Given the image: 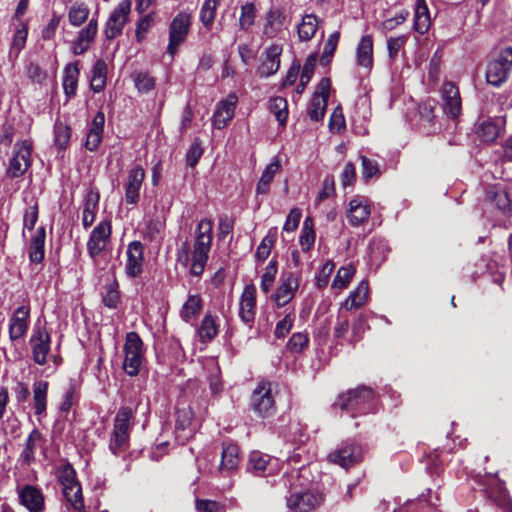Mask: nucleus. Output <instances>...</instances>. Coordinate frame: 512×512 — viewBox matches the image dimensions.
I'll return each mask as SVG.
<instances>
[{
  "label": "nucleus",
  "mask_w": 512,
  "mask_h": 512,
  "mask_svg": "<svg viewBox=\"0 0 512 512\" xmlns=\"http://www.w3.org/2000/svg\"><path fill=\"white\" fill-rule=\"evenodd\" d=\"M38 220V202L35 200L24 212L23 226L24 230H32Z\"/></svg>",
  "instance_id": "774afa93"
},
{
  "label": "nucleus",
  "mask_w": 512,
  "mask_h": 512,
  "mask_svg": "<svg viewBox=\"0 0 512 512\" xmlns=\"http://www.w3.org/2000/svg\"><path fill=\"white\" fill-rule=\"evenodd\" d=\"M46 439L41 431L34 428L25 440L23 450L19 455L21 464L29 466L36 460L35 454L38 449H44Z\"/></svg>",
  "instance_id": "4be33fe9"
},
{
  "label": "nucleus",
  "mask_w": 512,
  "mask_h": 512,
  "mask_svg": "<svg viewBox=\"0 0 512 512\" xmlns=\"http://www.w3.org/2000/svg\"><path fill=\"white\" fill-rule=\"evenodd\" d=\"M237 102L236 94L230 93L218 103L212 118V124L215 128L222 129L232 120Z\"/></svg>",
  "instance_id": "5701e85b"
},
{
  "label": "nucleus",
  "mask_w": 512,
  "mask_h": 512,
  "mask_svg": "<svg viewBox=\"0 0 512 512\" xmlns=\"http://www.w3.org/2000/svg\"><path fill=\"white\" fill-rule=\"evenodd\" d=\"M133 81L135 84V87L140 93H148L155 87V79L149 73L139 71L134 72L133 75Z\"/></svg>",
  "instance_id": "6e6d98bb"
},
{
  "label": "nucleus",
  "mask_w": 512,
  "mask_h": 512,
  "mask_svg": "<svg viewBox=\"0 0 512 512\" xmlns=\"http://www.w3.org/2000/svg\"><path fill=\"white\" fill-rule=\"evenodd\" d=\"M309 345V337L307 333L297 332L292 334L286 344V349L291 353H301Z\"/></svg>",
  "instance_id": "4d7b16f0"
},
{
  "label": "nucleus",
  "mask_w": 512,
  "mask_h": 512,
  "mask_svg": "<svg viewBox=\"0 0 512 512\" xmlns=\"http://www.w3.org/2000/svg\"><path fill=\"white\" fill-rule=\"evenodd\" d=\"M280 167V160L277 157H275L271 163L266 166L256 186V193L258 195H265L268 193L270 183L272 182L275 174L279 171Z\"/></svg>",
  "instance_id": "f704fd0d"
},
{
  "label": "nucleus",
  "mask_w": 512,
  "mask_h": 512,
  "mask_svg": "<svg viewBox=\"0 0 512 512\" xmlns=\"http://www.w3.org/2000/svg\"><path fill=\"white\" fill-rule=\"evenodd\" d=\"M323 501V495L315 491L292 493L286 499L287 507L291 512H310L320 506Z\"/></svg>",
  "instance_id": "2eb2a0df"
},
{
  "label": "nucleus",
  "mask_w": 512,
  "mask_h": 512,
  "mask_svg": "<svg viewBox=\"0 0 512 512\" xmlns=\"http://www.w3.org/2000/svg\"><path fill=\"white\" fill-rule=\"evenodd\" d=\"M110 235L109 221H101L94 227L87 242V251L92 258H96L106 248Z\"/></svg>",
  "instance_id": "aec40b11"
},
{
  "label": "nucleus",
  "mask_w": 512,
  "mask_h": 512,
  "mask_svg": "<svg viewBox=\"0 0 512 512\" xmlns=\"http://www.w3.org/2000/svg\"><path fill=\"white\" fill-rule=\"evenodd\" d=\"M354 274L355 269L352 265L341 267L333 280L332 286L338 289H345L350 283Z\"/></svg>",
  "instance_id": "bf43d9fd"
},
{
  "label": "nucleus",
  "mask_w": 512,
  "mask_h": 512,
  "mask_svg": "<svg viewBox=\"0 0 512 512\" xmlns=\"http://www.w3.org/2000/svg\"><path fill=\"white\" fill-rule=\"evenodd\" d=\"M98 31L97 19L92 18L89 23L80 30L77 38L72 42L71 50L74 55H82L88 49Z\"/></svg>",
  "instance_id": "393cba45"
},
{
  "label": "nucleus",
  "mask_w": 512,
  "mask_h": 512,
  "mask_svg": "<svg viewBox=\"0 0 512 512\" xmlns=\"http://www.w3.org/2000/svg\"><path fill=\"white\" fill-rule=\"evenodd\" d=\"M135 412L136 408L121 406L114 417L109 449L116 456L129 448Z\"/></svg>",
  "instance_id": "f03ea898"
},
{
  "label": "nucleus",
  "mask_w": 512,
  "mask_h": 512,
  "mask_svg": "<svg viewBox=\"0 0 512 512\" xmlns=\"http://www.w3.org/2000/svg\"><path fill=\"white\" fill-rule=\"evenodd\" d=\"M88 16L89 9L84 4L72 5L68 13L70 24L76 27L83 24L87 20Z\"/></svg>",
  "instance_id": "13d9d810"
},
{
  "label": "nucleus",
  "mask_w": 512,
  "mask_h": 512,
  "mask_svg": "<svg viewBox=\"0 0 512 512\" xmlns=\"http://www.w3.org/2000/svg\"><path fill=\"white\" fill-rule=\"evenodd\" d=\"M27 35H28V28H27L26 24H24L23 22H20L19 24H17L15 27L13 39L11 42V47H10V52H9L10 56H12V55H14L15 57L18 56L20 51L25 46Z\"/></svg>",
  "instance_id": "c03bdc74"
},
{
  "label": "nucleus",
  "mask_w": 512,
  "mask_h": 512,
  "mask_svg": "<svg viewBox=\"0 0 512 512\" xmlns=\"http://www.w3.org/2000/svg\"><path fill=\"white\" fill-rule=\"evenodd\" d=\"M371 208L368 200L363 196H356L349 202L347 218L352 226H359L369 219Z\"/></svg>",
  "instance_id": "b1692460"
},
{
  "label": "nucleus",
  "mask_w": 512,
  "mask_h": 512,
  "mask_svg": "<svg viewBox=\"0 0 512 512\" xmlns=\"http://www.w3.org/2000/svg\"><path fill=\"white\" fill-rule=\"evenodd\" d=\"M315 237L316 234L313 226V220L310 217H306L299 237V244L303 251L310 250L315 242Z\"/></svg>",
  "instance_id": "09e8293b"
},
{
  "label": "nucleus",
  "mask_w": 512,
  "mask_h": 512,
  "mask_svg": "<svg viewBox=\"0 0 512 512\" xmlns=\"http://www.w3.org/2000/svg\"><path fill=\"white\" fill-rule=\"evenodd\" d=\"M499 127L492 120H485L478 125L477 134L483 142H493L499 135Z\"/></svg>",
  "instance_id": "603ef678"
},
{
  "label": "nucleus",
  "mask_w": 512,
  "mask_h": 512,
  "mask_svg": "<svg viewBox=\"0 0 512 512\" xmlns=\"http://www.w3.org/2000/svg\"><path fill=\"white\" fill-rule=\"evenodd\" d=\"M442 109L448 118L456 119L461 114L462 102L458 87L445 82L441 88Z\"/></svg>",
  "instance_id": "a211bd4d"
},
{
  "label": "nucleus",
  "mask_w": 512,
  "mask_h": 512,
  "mask_svg": "<svg viewBox=\"0 0 512 512\" xmlns=\"http://www.w3.org/2000/svg\"><path fill=\"white\" fill-rule=\"evenodd\" d=\"M193 411L189 406L178 408L176 411V431L177 433L183 432V435H179L178 437H183L184 439L189 438L193 429L191 428L193 421Z\"/></svg>",
  "instance_id": "473e14b6"
},
{
  "label": "nucleus",
  "mask_w": 512,
  "mask_h": 512,
  "mask_svg": "<svg viewBox=\"0 0 512 512\" xmlns=\"http://www.w3.org/2000/svg\"><path fill=\"white\" fill-rule=\"evenodd\" d=\"M239 463V448L234 444L225 446L221 454V469L232 470Z\"/></svg>",
  "instance_id": "49530a36"
},
{
  "label": "nucleus",
  "mask_w": 512,
  "mask_h": 512,
  "mask_svg": "<svg viewBox=\"0 0 512 512\" xmlns=\"http://www.w3.org/2000/svg\"><path fill=\"white\" fill-rule=\"evenodd\" d=\"M145 179V170L136 165L128 170L124 181V201L128 205H136L140 200V192Z\"/></svg>",
  "instance_id": "dca6fc26"
},
{
  "label": "nucleus",
  "mask_w": 512,
  "mask_h": 512,
  "mask_svg": "<svg viewBox=\"0 0 512 512\" xmlns=\"http://www.w3.org/2000/svg\"><path fill=\"white\" fill-rule=\"evenodd\" d=\"M330 87L331 81L329 78H322L318 83L307 106V115L312 121L317 122L323 119L326 112Z\"/></svg>",
  "instance_id": "4468645a"
},
{
  "label": "nucleus",
  "mask_w": 512,
  "mask_h": 512,
  "mask_svg": "<svg viewBox=\"0 0 512 512\" xmlns=\"http://www.w3.org/2000/svg\"><path fill=\"white\" fill-rule=\"evenodd\" d=\"M488 197L502 213L506 214L510 211L511 200L505 189L495 187L488 192Z\"/></svg>",
  "instance_id": "de8ad7c7"
},
{
  "label": "nucleus",
  "mask_w": 512,
  "mask_h": 512,
  "mask_svg": "<svg viewBox=\"0 0 512 512\" xmlns=\"http://www.w3.org/2000/svg\"><path fill=\"white\" fill-rule=\"evenodd\" d=\"M430 25V17L428 13V8L424 2V0H419L414 15V28L420 33L424 34L427 32Z\"/></svg>",
  "instance_id": "a19ab883"
},
{
  "label": "nucleus",
  "mask_w": 512,
  "mask_h": 512,
  "mask_svg": "<svg viewBox=\"0 0 512 512\" xmlns=\"http://www.w3.org/2000/svg\"><path fill=\"white\" fill-rule=\"evenodd\" d=\"M369 295V286L366 281H361L357 288L352 291L342 306L346 310L357 309L365 304Z\"/></svg>",
  "instance_id": "72a5a7b5"
},
{
  "label": "nucleus",
  "mask_w": 512,
  "mask_h": 512,
  "mask_svg": "<svg viewBox=\"0 0 512 512\" xmlns=\"http://www.w3.org/2000/svg\"><path fill=\"white\" fill-rule=\"evenodd\" d=\"M271 386L269 381L261 380L252 392L250 406L259 417H270L276 411Z\"/></svg>",
  "instance_id": "6e6552de"
},
{
  "label": "nucleus",
  "mask_w": 512,
  "mask_h": 512,
  "mask_svg": "<svg viewBox=\"0 0 512 512\" xmlns=\"http://www.w3.org/2000/svg\"><path fill=\"white\" fill-rule=\"evenodd\" d=\"M276 241V232L269 231V233L262 239L259 246L257 247L255 258L259 262L265 261L274 246Z\"/></svg>",
  "instance_id": "5fc2aeb1"
},
{
  "label": "nucleus",
  "mask_w": 512,
  "mask_h": 512,
  "mask_svg": "<svg viewBox=\"0 0 512 512\" xmlns=\"http://www.w3.org/2000/svg\"><path fill=\"white\" fill-rule=\"evenodd\" d=\"M374 392L371 388L360 386L340 395L334 406L341 410L351 411V417L357 414H368L374 411Z\"/></svg>",
  "instance_id": "7ed1b4c3"
},
{
  "label": "nucleus",
  "mask_w": 512,
  "mask_h": 512,
  "mask_svg": "<svg viewBox=\"0 0 512 512\" xmlns=\"http://www.w3.org/2000/svg\"><path fill=\"white\" fill-rule=\"evenodd\" d=\"M121 302V293L119 284L114 279L105 286V292L102 296V303L109 309H116Z\"/></svg>",
  "instance_id": "79ce46f5"
},
{
  "label": "nucleus",
  "mask_w": 512,
  "mask_h": 512,
  "mask_svg": "<svg viewBox=\"0 0 512 512\" xmlns=\"http://www.w3.org/2000/svg\"><path fill=\"white\" fill-rule=\"evenodd\" d=\"M125 273L130 278L139 277L143 272L144 245L140 241L131 242L126 250Z\"/></svg>",
  "instance_id": "412c9836"
},
{
  "label": "nucleus",
  "mask_w": 512,
  "mask_h": 512,
  "mask_svg": "<svg viewBox=\"0 0 512 512\" xmlns=\"http://www.w3.org/2000/svg\"><path fill=\"white\" fill-rule=\"evenodd\" d=\"M197 332L202 342L211 341L218 334L216 318L210 314L205 315Z\"/></svg>",
  "instance_id": "58836bf2"
},
{
  "label": "nucleus",
  "mask_w": 512,
  "mask_h": 512,
  "mask_svg": "<svg viewBox=\"0 0 512 512\" xmlns=\"http://www.w3.org/2000/svg\"><path fill=\"white\" fill-rule=\"evenodd\" d=\"M45 239H46V230L44 226H39L34 235L31 238L28 253L29 259L32 263H41L45 256Z\"/></svg>",
  "instance_id": "c85d7f7f"
},
{
  "label": "nucleus",
  "mask_w": 512,
  "mask_h": 512,
  "mask_svg": "<svg viewBox=\"0 0 512 512\" xmlns=\"http://www.w3.org/2000/svg\"><path fill=\"white\" fill-rule=\"evenodd\" d=\"M123 370L129 376H137L145 359L144 343L138 333L132 331L125 336L123 346Z\"/></svg>",
  "instance_id": "20e7f679"
},
{
  "label": "nucleus",
  "mask_w": 512,
  "mask_h": 512,
  "mask_svg": "<svg viewBox=\"0 0 512 512\" xmlns=\"http://www.w3.org/2000/svg\"><path fill=\"white\" fill-rule=\"evenodd\" d=\"M512 70V47H504L488 63L486 80L489 84L499 87L506 82Z\"/></svg>",
  "instance_id": "39448f33"
},
{
  "label": "nucleus",
  "mask_w": 512,
  "mask_h": 512,
  "mask_svg": "<svg viewBox=\"0 0 512 512\" xmlns=\"http://www.w3.org/2000/svg\"><path fill=\"white\" fill-rule=\"evenodd\" d=\"M29 346L31 357L37 365L43 366L49 360H52L55 365L60 364L56 356L50 355L51 336L44 327L35 326L33 328L29 339Z\"/></svg>",
  "instance_id": "423d86ee"
},
{
  "label": "nucleus",
  "mask_w": 512,
  "mask_h": 512,
  "mask_svg": "<svg viewBox=\"0 0 512 512\" xmlns=\"http://www.w3.org/2000/svg\"><path fill=\"white\" fill-rule=\"evenodd\" d=\"M76 402V385L73 381H70L64 391L63 399L60 403L59 409L62 412H68Z\"/></svg>",
  "instance_id": "0e129e2a"
},
{
  "label": "nucleus",
  "mask_w": 512,
  "mask_h": 512,
  "mask_svg": "<svg viewBox=\"0 0 512 512\" xmlns=\"http://www.w3.org/2000/svg\"><path fill=\"white\" fill-rule=\"evenodd\" d=\"M164 229V222L159 219H151L148 221L145 232H144V238L149 241L156 240L160 234L162 233Z\"/></svg>",
  "instance_id": "338daca9"
},
{
  "label": "nucleus",
  "mask_w": 512,
  "mask_h": 512,
  "mask_svg": "<svg viewBox=\"0 0 512 512\" xmlns=\"http://www.w3.org/2000/svg\"><path fill=\"white\" fill-rule=\"evenodd\" d=\"M202 309V299L199 295H189L181 309V317L185 322L195 319Z\"/></svg>",
  "instance_id": "ea45409f"
},
{
  "label": "nucleus",
  "mask_w": 512,
  "mask_h": 512,
  "mask_svg": "<svg viewBox=\"0 0 512 512\" xmlns=\"http://www.w3.org/2000/svg\"><path fill=\"white\" fill-rule=\"evenodd\" d=\"M63 494L75 510L82 511L84 509V500L80 483L63 489Z\"/></svg>",
  "instance_id": "3c124183"
},
{
  "label": "nucleus",
  "mask_w": 512,
  "mask_h": 512,
  "mask_svg": "<svg viewBox=\"0 0 512 512\" xmlns=\"http://www.w3.org/2000/svg\"><path fill=\"white\" fill-rule=\"evenodd\" d=\"M300 285V275L292 271L282 272L277 287L271 295L278 308L287 305L296 295Z\"/></svg>",
  "instance_id": "1a4fd4ad"
},
{
  "label": "nucleus",
  "mask_w": 512,
  "mask_h": 512,
  "mask_svg": "<svg viewBox=\"0 0 512 512\" xmlns=\"http://www.w3.org/2000/svg\"><path fill=\"white\" fill-rule=\"evenodd\" d=\"M49 383L45 380L34 381L32 386L33 393V409L35 415L41 419L46 417L47 413V396Z\"/></svg>",
  "instance_id": "cd10ccee"
},
{
  "label": "nucleus",
  "mask_w": 512,
  "mask_h": 512,
  "mask_svg": "<svg viewBox=\"0 0 512 512\" xmlns=\"http://www.w3.org/2000/svg\"><path fill=\"white\" fill-rule=\"evenodd\" d=\"M279 469L278 459L272 458L270 455L259 451L250 453L247 470L254 475L266 477L277 473Z\"/></svg>",
  "instance_id": "f3484780"
},
{
  "label": "nucleus",
  "mask_w": 512,
  "mask_h": 512,
  "mask_svg": "<svg viewBox=\"0 0 512 512\" xmlns=\"http://www.w3.org/2000/svg\"><path fill=\"white\" fill-rule=\"evenodd\" d=\"M285 22V15L279 10H270L266 15V22L263 32L269 37L273 38L283 29Z\"/></svg>",
  "instance_id": "c9c22d12"
},
{
  "label": "nucleus",
  "mask_w": 512,
  "mask_h": 512,
  "mask_svg": "<svg viewBox=\"0 0 512 512\" xmlns=\"http://www.w3.org/2000/svg\"><path fill=\"white\" fill-rule=\"evenodd\" d=\"M363 449L360 445L347 441L339 445L335 450L330 452L327 459L330 463L337 464L342 468L349 467L362 461Z\"/></svg>",
  "instance_id": "f8f14e48"
},
{
  "label": "nucleus",
  "mask_w": 512,
  "mask_h": 512,
  "mask_svg": "<svg viewBox=\"0 0 512 512\" xmlns=\"http://www.w3.org/2000/svg\"><path fill=\"white\" fill-rule=\"evenodd\" d=\"M295 321V314L288 313L283 319L276 323L274 335L278 339H283L292 329Z\"/></svg>",
  "instance_id": "69168bd1"
},
{
  "label": "nucleus",
  "mask_w": 512,
  "mask_h": 512,
  "mask_svg": "<svg viewBox=\"0 0 512 512\" xmlns=\"http://www.w3.org/2000/svg\"><path fill=\"white\" fill-rule=\"evenodd\" d=\"M191 24L192 16L187 12H180L173 18L169 27L167 47V52L171 57L175 56L179 46L186 40Z\"/></svg>",
  "instance_id": "9d476101"
},
{
  "label": "nucleus",
  "mask_w": 512,
  "mask_h": 512,
  "mask_svg": "<svg viewBox=\"0 0 512 512\" xmlns=\"http://www.w3.org/2000/svg\"><path fill=\"white\" fill-rule=\"evenodd\" d=\"M256 309V287L250 283L244 287L239 301V317L250 328L255 320Z\"/></svg>",
  "instance_id": "6ab92c4d"
},
{
  "label": "nucleus",
  "mask_w": 512,
  "mask_h": 512,
  "mask_svg": "<svg viewBox=\"0 0 512 512\" xmlns=\"http://www.w3.org/2000/svg\"><path fill=\"white\" fill-rule=\"evenodd\" d=\"M213 239V221L203 218L197 224L192 250L188 241L182 243L177 250V261L189 267L191 275L199 277L203 274Z\"/></svg>",
  "instance_id": "f257e3e1"
},
{
  "label": "nucleus",
  "mask_w": 512,
  "mask_h": 512,
  "mask_svg": "<svg viewBox=\"0 0 512 512\" xmlns=\"http://www.w3.org/2000/svg\"><path fill=\"white\" fill-rule=\"evenodd\" d=\"M281 53L282 47L277 44L266 49L265 58L257 69L260 77L267 78L279 70Z\"/></svg>",
  "instance_id": "bb28decb"
},
{
  "label": "nucleus",
  "mask_w": 512,
  "mask_h": 512,
  "mask_svg": "<svg viewBox=\"0 0 512 512\" xmlns=\"http://www.w3.org/2000/svg\"><path fill=\"white\" fill-rule=\"evenodd\" d=\"M339 38H340V33L338 31L332 33L328 37L325 47H324V51L320 58L321 64L326 65L331 61V59L336 51V48H337V45L339 42Z\"/></svg>",
  "instance_id": "680f3d73"
},
{
  "label": "nucleus",
  "mask_w": 512,
  "mask_h": 512,
  "mask_svg": "<svg viewBox=\"0 0 512 512\" xmlns=\"http://www.w3.org/2000/svg\"><path fill=\"white\" fill-rule=\"evenodd\" d=\"M277 272L278 262L276 259H272L261 276L260 289L264 294H268L272 290L275 284Z\"/></svg>",
  "instance_id": "37998d69"
},
{
  "label": "nucleus",
  "mask_w": 512,
  "mask_h": 512,
  "mask_svg": "<svg viewBox=\"0 0 512 512\" xmlns=\"http://www.w3.org/2000/svg\"><path fill=\"white\" fill-rule=\"evenodd\" d=\"M269 110L275 115L280 125L284 126L288 118V104L283 97L277 96L269 100Z\"/></svg>",
  "instance_id": "a18cd8bd"
},
{
  "label": "nucleus",
  "mask_w": 512,
  "mask_h": 512,
  "mask_svg": "<svg viewBox=\"0 0 512 512\" xmlns=\"http://www.w3.org/2000/svg\"><path fill=\"white\" fill-rule=\"evenodd\" d=\"M33 144L30 140L17 141L13 147V155L9 160L6 175L10 178L23 176L32 165Z\"/></svg>",
  "instance_id": "0eeeda50"
},
{
  "label": "nucleus",
  "mask_w": 512,
  "mask_h": 512,
  "mask_svg": "<svg viewBox=\"0 0 512 512\" xmlns=\"http://www.w3.org/2000/svg\"><path fill=\"white\" fill-rule=\"evenodd\" d=\"M30 311V305L23 304L10 315L8 333L12 343H18L26 337L30 326Z\"/></svg>",
  "instance_id": "ddd939ff"
},
{
  "label": "nucleus",
  "mask_w": 512,
  "mask_h": 512,
  "mask_svg": "<svg viewBox=\"0 0 512 512\" xmlns=\"http://www.w3.org/2000/svg\"><path fill=\"white\" fill-rule=\"evenodd\" d=\"M318 29V19L313 14H307L302 18V22L298 25V37L300 41L311 40Z\"/></svg>",
  "instance_id": "4c0bfd02"
},
{
  "label": "nucleus",
  "mask_w": 512,
  "mask_h": 512,
  "mask_svg": "<svg viewBox=\"0 0 512 512\" xmlns=\"http://www.w3.org/2000/svg\"><path fill=\"white\" fill-rule=\"evenodd\" d=\"M99 199V193L92 189L85 195L82 211V224L85 229L89 228L95 221Z\"/></svg>",
  "instance_id": "c756f323"
},
{
  "label": "nucleus",
  "mask_w": 512,
  "mask_h": 512,
  "mask_svg": "<svg viewBox=\"0 0 512 512\" xmlns=\"http://www.w3.org/2000/svg\"><path fill=\"white\" fill-rule=\"evenodd\" d=\"M80 70L78 63H69L63 71L62 86L67 98H73L76 95Z\"/></svg>",
  "instance_id": "7c9ffc66"
},
{
  "label": "nucleus",
  "mask_w": 512,
  "mask_h": 512,
  "mask_svg": "<svg viewBox=\"0 0 512 512\" xmlns=\"http://www.w3.org/2000/svg\"><path fill=\"white\" fill-rule=\"evenodd\" d=\"M57 478L63 489L79 483L76 478V471L70 463L63 464L57 469Z\"/></svg>",
  "instance_id": "864d4df0"
},
{
  "label": "nucleus",
  "mask_w": 512,
  "mask_h": 512,
  "mask_svg": "<svg viewBox=\"0 0 512 512\" xmlns=\"http://www.w3.org/2000/svg\"><path fill=\"white\" fill-rule=\"evenodd\" d=\"M356 57L358 66L371 69L373 65V40L370 35L363 36L359 41Z\"/></svg>",
  "instance_id": "2f4dec72"
},
{
  "label": "nucleus",
  "mask_w": 512,
  "mask_h": 512,
  "mask_svg": "<svg viewBox=\"0 0 512 512\" xmlns=\"http://www.w3.org/2000/svg\"><path fill=\"white\" fill-rule=\"evenodd\" d=\"M107 65L102 59L97 60L92 68V76L90 81L91 89L99 93L106 85Z\"/></svg>",
  "instance_id": "e433bc0d"
},
{
  "label": "nucleus",
  "mask_w": 512,
  "mask_h": 512,
  "mask_svg": "<svg viewBox=\"0 0 512 512\" xmlns=\"http://www.w3.org/2000/svg\"><path fill=\"white\" fill-rule=\"evenodd\" d=\"M220 0H205L200 10V21L206 29H210L214 23L217 7Z\"/></svg>",
  "instance_id": "8fccbe9b"
},
{
  "label": "nucleus",
  "mask_w": 512,
  "mask_h": 512,
  "mask_svg": "<svg viewBox=\"0 0 512 512\" xmlns=\"http://www.w3.org/2000/svg\"><path fill=\"white\" fill-rule=\"evenodd\" d=\"M131 12V1H121L110 13L104 28L105 38L113 40L119 37L129 19Z\"/></svg>",
  "instance_id": "9b49d317"
},
{
  "label": "nucleus",
  "mask_w": 512,
  "mask_h": 512,
  "mask_svg": "<svg viewBox=\"0 0 512 512\" xmlns=\"http://www.w3.org/2000/svg\"><path fill=\"white\" fill-rule=\"evenodd\" d=\"M256 9L253 3H246L241 7V15L239 18L240 29L248 30L255 21Z\"/></svg>",
  "instance_id": "052dcab7"
},
{
  "label": "nucleus",
  "mask_w": 512,
  "mask_h": 512,
  "mask_svg": "<svg viewBox=\"0 0 512 512\" xmlns=\"http://www.w3.org/2000/svg\"><path fill=\"white\" fill-rule=\"evenodd\" d=\"M71 130L63 123H56L54 127V143L60 149H64L70 140Z\"/></svg>",
  "instance_id": "e2e57ef3"
},
{
  "label": "nucleus",
  "mask_w": 512,
  "mask_h": 512,
  "mask_svg": "<svg viewBox=\"0 0 512 512\" xmlns=\"http://www.w3.org/2000/svg\"><path fill=\"white\" fill-rule=\"evenodd\" d=\"M21 504L29 512H41L44 509V495L40 489L32 485H25L19 490Z\"/></svg>",
  "instance_id": "a878e982"
}]
</instances>
